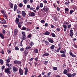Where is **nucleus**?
<instances>
[{"mask_svg": "<svg viewBox=\"0 0 77 77\" xmlns=\"http://www.w3.org/2000/svg\"><path fill=\"white\" fill-rule=\"evenodd\" d=\"M40 8H43V5L42 3H40Z\"/></svg>", "mask_w": 77, "mask_h": 77, "instance_id": "40", "label": "nucleus"}, {"mask_svg": "<svg viewBox=\"0 0 77 77\" xmlns=\"http://www.w3.org/2000/svg\"><path fill=\"white\" fill-rule=\"evenodd\" d=\"M38 59H39V57H36L35 58L34 60L36 62H38Z\"/></svg>", "mask_w": 77, "mask_h": 77, "instance_id": "33", "label": "nucleus"}, {"mask_svg": "<svg viewBox=\"0 0 77 77\" xmlns=\"http://www.w3.org/2000/svg\"><path fill=\"white\" fill-rule=\"evenodd\" d=\"M69 53L70 55L72 57H76V56L72 54V53L70 51Z\"/></svg>", "mask_w": 77, "mask_h": 77, "instance_id": "15", "label": "nucleus"}, {"mask_svg": "<svg viewBox=\"0 0 77 77\" xmlns=\"http://www.w3.org/2000/svg\"><path fill=\"white\" fill-rule=\"evenodd\" d=\"M17 13L18 14H20L21 13V11H20V10H18V9H17Z\"/></svg>", "mask_w": 77, "mask_h": 77, "instance_id": "43", "label": "nucleus"}, {"mask_svg": "<svg viewBox=\"0 0 77 77\" xmlns=\"http://www.w3.org/2000/svg\"><path fill=\"white\" fill-rule=\"evenodd\" d=\"M18 33V29H16L14 30V34L15 35H17V33Z\"/></svg>", "mask_w": 77, "mask_h": 77, "instance_id": "13", "label": "nucleus"}, {"mask_svg": "<svg viewBox=\"0 0 77 77\" xmlns=\"http://www.w3.org/2000/svg\"><path fill=\"white\" fill-rule=\"evenodd\" d=\"M20 39L22 40H26V36H22L20 37Z\"/></svg>", "mask_w": 77, "mask_h": 77, "instance_id": "17", "label": "nucleus"}, {"mask_svg": "<svg viewBox=\"0 0 77 77\" xmlns=\"http://www.w3.org/2000/svg\"><path fill=\"white\" fill-rule=\"evenodd\" d=\"M41 23H42L43 24L44 23H45V21H44V20H42L41 21Z\"/></svg>", "mask_w": 77, "mask_h": 77, "instance_id": "62", "label": "nucleus"}, {"mask_svg": "<svg viewBox=\"0 0 77 77\" xmlns=\"http://www.w3.org/2000/svg\"><path fill=\"white\" fill-rule=\"evenodd\" d=\"M22 36H26V35H25V34H26V33H25V32H24V31L22 32Z\"/></svg>", "mask_w": 77, "mask_h": 77, "instance_id": "32", "label": "nucleus"}, {"mask_svg": "<svg viewBox=\"0 0 77 77\" xmlns=\"http://www.w3.org/2000/svg\"><path fill=\"white\" fill-rule=\"evenodd\" d=\"M49 55H50V54L47 53V52H44V53H43L42 56H43L47 57L48 56H49Z\"/></svg>", "mask_w": 77, "mask_h": 77, "instance_id": "10", "label": "nucleus"}, {"mask_svg": "<svg viewBox=\"0 0 77 77\" xmlns=\"http://www.w3.org/2000/svg\"><path fill=\"white\" fill-rule=\"evenodd\" d=\"M0 23H1V24H6V20H2V21H0Z\"/></svg>", "mask_w": 77, "mask_h": 77, "instance_id": "12", "label": "nucleus"}, {"mask_svg": "<svg viewBox=\"0 0 77 77\" xmlns=\"http://www.w3.org/2000/svg\"><path fill=\"white\" fill-rule=\"evenodd\" d=\"M60 53L62 54L65 53V51H63V50L60 51Z\"/></svg>", "mask_w": 77, "mask_h": 77, "instance_id": "51", "label": "nucleus"}, {"mask_svg": "<svg viewBox=\"0 0 77 77\" xmlns=\"http://www.w3.org/2000/svg\"><path fill=\"white\" fill-rule=\"evenodd\" d=\"M54 20L55 21H57V20H58V19L57 17H54Z\"/></svg>", "mask_w": 77, "mask_h": 77, "instance_id": "52", "label": "nucleus"}, {"mask_svg": "<svg viewBox=\"0 0 77 77\" xmlns=\"http://www.w3.org/2000/svg\"><path fill=\"white\" fill-rule=\"evenodd\" d=\"M51 74V72H49L47 74V77H50Z\"/></svg>", "mask_w": 77, "mask_h": 77, "instance_id": "30", "label": "nucleus"}, {"mask_svg": "<svg viewBox=\"0 0 77 77\" xmlns=\"http://www.w3.org/2000/svg\"><path fill=\"white\" fill-rule=\"evenodd\" d=\"M31 36H32V34L30 33V34H29V35H28L27 37L28 38H31Z\"/></svg>", "mask_w": 77, "mask_h": 77, "instance_id": "36", "label": "nucleus"}, {"mask_svg": "<svg viewBox=\"0 0 77 77\" xmlns=\"http://www.w3.org/2000/svg\"><path fill=\"white\" fill-rule=\"evenodd\" d=\"M28 50L27 49H25L24 50V53L23 55L25 56H27V55H28Z\"/></svg>", "mask_w": 77, "mask_h": 77, "instance_id": "8", "label": "nucleus"}, {"mask_svg": "<svg viewBox=\"0 0 77 77\" xmlns=\"http://www.w3.org/2000/svg\"><path fill=\"white\" fill-rule=\"evenodd\" d=\"M26 49H30V45H28L27 46V47L26 48Z\"/></svg>", "mask_w": 77, "mask_h": 77, "instance_id": "41", "label": "nucleus"}, {"mask_svg": "<svg viewBox=\"0 0 77 77\" xmlns=\"http://www.w3.org/2000/svg\"><path fill=\"white\" fill-rule=\"evenodd\" d=\"M69 3H70V2L69 1H68L65 2V5H69Z\"/></svg>", "mask_w": 77, "mask_h": 77, "instance_id": "45", "label": "nucleus"}, {"mask_svg": "<svg viewBox=\"0 0 77 77\" xmlns=\"http://www.w3.org/2000/svg\"><path fill=\"white\" fill-rule=\"evenodd\" d=\"M24 69L25 70V71H28V69L27 68V67L25 68Z\"/></svg>", "mask_w": 77, "mask_h": 77, "instance_id": "49", "label": "nucleus"}, {"mask_svg": "<svg viewBox=\"0 0 77 77\" xmlns=\"http://www.w3.org/2000/svg\"><path fill=\"white\" fill-rule=\"evenodd\" d=\"M3 60L2 59H0V63L1 65H3Z\"/></svg>", "mask_w": 77, "mask_h": 77, "instance_id": "29", "label": "nucleus"}, {"mask_svg": "<svg viewBox=\"0 0 77 77\" xmlns=\"http://www.w3.org/2000/svg\"><path fill=\"white\" fill-rule=\"evenodd\" d=\"M20 22L19 21V18L18 17H17L16 20H15V23H16V24H17V23H19Z\"/></svg>", "mask_w": 77, "mask_h": 77, "instance_id": "19", "label": "nucleus"}, {"mask_svg": "<svg viewBox=\"0 0 77 77\" xmlns=\"http://www.w3.org/2000/svg\"><path fill=\"white\" fill-rule=\"evenodd\" d=\"M17 5L15 4L14 5V11H17Z\"/></svg>", "mask_w": 77, "mask_h": 77, "instance_id": "20", "label": "nucleus"}, {"mask_svg": "<svg viewBox=\"0 0 77 77\" xmlns=\"http://www.w3.org/2000/svg\"><path fill=\"white\" fill-rule=\"evenodd\" d=\"M74 11H75V10H70V12H69V14L70 15H71V14H72V13H73V12H74Z\"/></svg>", "mask_w": 77, "mask_h": 77, "instance_id": "26", "label": "nucleus"}, {"mask_svg": "<svg viewBox=\"0 0 77 77\" xmlns=\"http://www.w3.org/2000/svg\"><path fill=\"white\" fill-rule=\"evenodd\" d=\"M13 70L14 72H16L17 71H18V68L17 66H14L13 67Z\"/></svg>", "mask_w": 77, "mask_h": 77, "instance_id": "4", "label": "nucleus"}, {"mask_svg": "<svg viewBox=\"0 0 77 77\" xmlns=\"http://www.w3.org/2000/svg\"><path fill=\"white\" fill-rule=\"evenodd\" d=\"M17 24H18L19 28L20 29H21V27L22 26V25L21 24V23H20V22H19V23H17Z\"/></svg>", "mask_w": 77, "mask_h": 77, "instance_id": "18", "label": "nucleus"}, {"mask_svg": "<svg viewBox=\"0 0 77 77\" xmlns=\"http://www.w3.org/2000/svg\"><path fill=\"white\" fill-rule=\"evenodd\" d=\"M19 74H20V75H23V74L24 73L23 70V69L21 68H20L19 69Z\"/></svg>", "mask_w": 77, "mask_h": 77, "instance_id": "3", "label": "nucleus"}, {"mask_svg": "<svg viewBox=\"0 0 77 77\" xmlns=\"http://www.w3.org/2000/svg\"><path fill=\"white\" fill-rule=\"evenodd\" d=\"M50 34V32L48 31H46L43 34V35H49Z\"/></svg>", "mask_w": 77, "mask_h": 77, "instance_id": "14", "label": "nucleus"}, {"mask_svg": "<svg viewBox=\"0 0 77 77\" xmlns=\"http://www.w3.org/2000/svg\"><path fill=\"white\" fill-rule=\"evenodd\" d=\"M12 66H13L11 64H10V66H9V68H10V69H12Z\"/></svg>", "mask_w": 77, "mask_h": 77, "instance_id": "42", "label": "nucleus"}, {"mask_svg": "<svg viewBox=\"0 0 77 77\" xmlns=\"http://www.w3.org/2000/svg\"><path fill=\"white\" fill-rule=\"evenodd\" d=\"M63 28H67V26H66V25L63 24Z\"/></svg>", "mask_w": 77, "mask_h": 77, "instance_id": "46", "label": "nucleus"}, {"mask_svg": "<svg viewBox=\"0 0 77 77\" xmlns=\"http://www.w3.org/2000/svg\"><path fill=\"white\" fill-rule=\"evenodd\" d=\"M67 75V76L68 77H72V75H71V74L70 73H67L66 74Z\"/></svg>", "mask_w": 77, "mask_h": 77, "instance_id": "34", "label": "nucleus"}, {"mask_svg": "<svg viewBox=\"0 0 77 77\" xmlns=\"http://www.w3.org/2000/svg\"><path fill=\"white\" fill-rule=\"evenodd\" d=\"M61 57H66L65 54H61Z\"/></svg>", "mask_w": 77, "mask_h": 77, "instance_id": "37", "label": "nucleus"}, {"mask_svg": "<svg viewBox=\"0 0 77 77\" xmlns=\"http://www.w3.org/2000/svg\"><path fill=\"white\" fill-rule=\"evenodd\" d=\"M3 15H4V16L5 17H6V18H7L8 17V16H7V14H6L4 13V14H3Z\"/></svg>", "mask_w": 77, "mask_h": 77, "instance_id": "60", "label": "nucleus"}, {"mask_svg": "<svg viewBox=\"0 0 77 77\" xmlns=\"http://www.w3.org/2000/svg\"><path fill=\"white\" fill-rule=\"evenodd\" d=\"M51 35H52V36L53 38H55L56 37V35L54 34V33H52L51 34Z\"/></svg>", "mask_w": 77, "mask_h": 77, "instance_id": "31", "label": "nucleus"}, {"mask_svg": "<svg viewBox=\"0 0 77 77\" xmlns=\"http://www.w3.org/2000/svg\"><path fill=\"white\" fill-rule=\"evenodd\" d=\"M33 53H38V49H35L33 51Z\"/></svg>", "mask_w": 77, "mask_h": 77, "instance_id": "21", "label": "nucleus"}, {"mask_svg": "<svg viewBox=\"0 0 77 77\" xmlns=\"http://www.w3.org/2000/svg\"><path fill=\"white\" fill-rule=\"evenodd\" d=\"M10 70H11V68H9V67H8L7 69H5V72L6 73H8L9 74H10L11 71H10Z\"/></svg>", "mask_w": 77, "mask_h": 77, "instance_id": "1", "label": "nucleus"}, {"mask_svg": "<svg viewBox=\"0 0 77 77\" xmlns=\"http://www.w3.org/2000/svg\"><path fill=\"white\" fill-rule=\"evenodd\" d=\"M71 24L68 25V29H70V28H71Z\"/></svg>", "mask_w": 77, "mask_h": 77, "instance_id": "54", "label": "nucleus"}, {"mask_svg": "<svg viewBox=\"0 0 77 77\" xmlns=\"http://www.w3.org/2000/svg\"><path fill=\"white\" fill-rule=\"evenodd\" d=\"M11 61V57L8 58L6 60V63H9V62H10V61Z\"/></svg>", "mask_w": 77, "mask_h": 77, "instance_id": "23", "label": "nucleus"}, {"mask_svg": "<svg viewBox=\"0 0 77 77\" xmlns=\"http://www.w3.org/2000/svg\"><path fill=\"white\" fill-rule=\"evenodd\" d=\"M73 34H74V33L73 32H71L69 33L70 36L72 37V36H73Z\"/></svg>", "mask_w": 77, "mask_h": 77, "instance_id": "39", "label": "nucleus"}, {"mask_svg": "<svg viewBox=\"0 0 77 77\" xmlns=\"http://www.w3.org/2000/svg\"><path fill=\"white\" fill-rule=\"evenodd\" d=\"M10 8H13V7H14V5H13V4H12V3H10Z\"/></svg>", "mask_w": 77, "mask_h": 77, "instance_id": "28", "label": "nucleus"}, {"mask_svg": "<svg viewBox=\"0 0 77 77\" xmlns=\"http://www.w3.org/2000/svg\"><path fill=\"white\" fill-rule=\"evenodd\" d=\"M14 64L16 65H20V64H21V62L20 61H17V60H15L14 61Z\"/></svg>", "mask_w": 77, "mask_h": 77, "instance_id": "7", "label": "nucleus"}, {"mask_svg": "<svg viewBox=\"0 0 77 77\" xmlns=\"http://www.w3.org/2000/svg\"><path fill=\"white\" fill-rule=\"evenodd\" d=\"M2 33H3V34H5V33H6V31H5V30L3 29Z\"/></svg>", "mask_w": 77, "mask_h": 77, "instance_id": "59", "label": "nucleus"}, {"mask_svg": "<svg viewBox=\"0 0 77 77\" xmlns=\"http://www.w3.org/2000/svg\"><path fill=\"white\" fill-rule=\"evenodd\" d=\"M22 15L24 18L26 17V13L24 11H22Z\"/></svg>", "mask_w": 77, "mask_h": 77, "instance_id": "11", "label": "nucleus"}, {"mask_svg": "<svg viewBox=\"0 0 77 77\" xmlns=\"http://www.w3.org/2000/svg\"><path fill=\"white\" fill-rule=\"evenodd\" d=\"M24 48H21L20 49V51H24Z\"/></svg>", "mask_w": 77, "mask_h": 77, "instance_id": "47", "label": "nucleus"}, {"mask_svg": "<svg viewBox=\"0 0 77 77\" xmlns=\"http://www.w3.org/2000/svg\"><path fill=\"white\" fill-rule=\"evenodd\" d=\"M55 47V46L54 45H52L50 47V48L51 50H53Z\"/></svg>", "mask_w": 77, "mask_h": 77, "instance_id": "27", "label": "nucleus"}, {"mask_svg": "<svg viewBox=\"0 0 77 77\" xmlns=\"http://www.w3.org/2000/svg\"><path fill=\"white\" fill-rule=\"evenodd\" d=\"M53 69L54 71H56L57 70V68L56 67H53Z\"/></svg>", "mask_w": 77, "mask_h": 77, "instance_id": "38", "label": "nucleus"}, {"mask_svg": "<svg viewBox=\"0 0 77 77\" xmlns=\"http://www.w3.org/2000/svg\"><path fill=\"white\" fill-rule=\"evenodd\" d=\"M48 40L49 42H50V43L51 44H53V43H54V40L51 38H48Z\"/></svg>", "mask_w": 77, "mask_h": 77, "instance_id": "9", "label": "nucleus"}, {"mask_svg": "<svg viewBox=\"0 0 77 77\" xmlns=\"http://www.w3.org/2000/svg\"><path fill=\"white\" fill-rule=\"evenodd\" d=\"M48 61H45L44 62H43V63L45 65H47V64H48Z\"/></svg>", "mask_w": 77, "mask_h": 77, "instance_id": "25", "label": "nucleus"}, {"mask_svg": "<svg viewBox=\"0 0 77 77\" xmlns=\"http://www.w3.org/2000/svg\"><path fill=\"white\" fill-rule=\"evenodd\" d=\"M28 15L29 16V17H35V16L36 15V14H35V13L33 12H30L28 14Z\"/></svg>", "mask_w": 77, "mask_h": 77, "instance_id": "6", "label": "nucleus"}, {"mask_svg": "<svg viewBox=\"0 0 77 77\" xmlns=\"http://www.w3.org/2000/svg\"><path fill=\"white\" fill-rule=\"evenodd\" d=\"M23 2L25 4H26V3H27V0H23Z\"/></svg>", "mask_w": 77, "mask_h": 77, "instance_id": "55", "label": "nucleus"}, {"mask_svg": "<svg viewBox=\"0 0 77 77\" xmlns=\"http://www.w3.org/2000/svg\"><path fill=\"white\" fill-rule=\"evenodd\" d=\"M63 73L64 74H66V75L68 73V71H67V70L66 69H65L63 72Z\"/></svg>", "mask_w": 77, "mask_h": 77, "instance_id": "22", "label": "nucleus"}, {"mask_svg": "<svg viewBox=\"0 0 77 77\" xmlns=\"http://www.w3.org/2000/svg\"><path fill=\"white\" fill-rule=\"evenodd\" d=\"M60 48H58V49H57L56 50V52H59V51H60Z\"/></svg>", "mask_w": 77, "mask_h": 77, "instance_id": "57", "label": "nucleus"}, {"mask_svg": "<svg viewBox=\"0 0 77 77\" xmlns=\"http://www.w3.org/2000/svg\"><path fill=\"white\" fill-rule=\"evenodd\" d=\"M21 30H26V31L28 32H30V30L27 27H25V26H23L21 29Z\"/></svg>", "mask_w": 77, "mask_h": 77, "instance_id": "2", "label": "nucleus"}, {"mask_svg": "<svg viewBox=\"0 0 77 77\" xmlns=\"http://www.w3.org/2000/svg\"><path fill=\"white\" fill-rule=\"evenodd\" d=\"M0 36L1 38H2V39H4V38H5L4 35H3V34L2 33L0 34Z\"/></svg>", "mask_w": 77, "mask_h": 77, "instance_id": "24", "label": "nucleus"}, {"mask_svg": "<svg viewBox=\"0 0 77 77\" xmlns=\"http://www.w3.org/2000/svg\"><path fill=\"white\" fill-rule=\"evenodd\" d=\"M57 31L58 32H60V28H57L56 29Z\"/></svg>", "mask_w": 77, "mask_h": 77, "instance_id": "48", "label": "nucleus"}, {"mask_svg": "<svg viewBox=\"0 0 77 77\" xmlns=\"http://www.w3.org/2000/svg\"><path fill=\"white\" fill-rule=\"evenodd\" d=\"M34 45V43L32 42H31L30 43V45Z\"/></svg>", "mask_w": 77, "mask_h": 77, "instance_id": "64", "label": "nucleus"}, {"mask_svg": "<svg viewBox=\"0 0 77 77\" xmlns=\"http://www.w3.org/2000/svg\"><path fill=\"white\" fill-rule=\"evenodd\" d=\"M43 3H45V4H47V1L46 0H44L43 1Z\"/></svg>", "mask_w": 77, "mask_h": 77, "instance_id": "53", "label": "nucleus"}, {"mask_svg": "<svg viewBox=\"0 0 77 77\" xmlns=\"http://www.w3.org/2000/svg\"><path fill=\"white\" fill-rule=\"evenodd\" d=\"M43 9L44 11L47 12L48 11V10H49V8H48L47 6H45Z\"/></svg>", "mask_w": 77, "mask_h": 77, "instance_id": "5", "label": "nucleus"}, {"mask_svg": "<svg viewBox=\"0 0 77 77\" xmlns=\"http://www.w3.org/2000/svg\"><path fill=\"white\" fill-rule=\"evenodd\" d=\"M40 7L38 6H37L36 8V10L37 11H38Z\"/></svg>", "mask_w": 77, "mask_h": 77, "instance_id": "58", "label": "nucleus"}, {"mask_svg": "<svg viewBox=\"0 0 77 77\" xmlns=\"http://www.w3.org/2000/svg\"><path fill=\"white\" fill-rule=\"evenodd\" d=\"M23 4L20 3L19 4V6L20 8H23Z\"/></svg>", "mask_w": 77, "mask_h": 77, "instance_id": "35", "label": "nucleus"}, {"mask_svg": "<svg viewBox=\"0 0 77 77\" xmlns=\"http://www.w3.org/2000/svg\"><path fill=\"white\" fill-rule=\"evenodd\" d=\"M45 43L46 45H50V43H49V42L47 40L45 41Z\"/></svg>", "mask_w": 77, "mask_h": 77, "instance_id": "16", "label": "nucleus"}, {"mask_svg": "<svg viewBox=\"0 0 77 77\" xmlns=\"http://www.w3.org/2000/svg\"><path fill=\"white\" fill-rule=\"evenodd\" d=\"M17 17H18V18H19L20 19V18H21V15H20V14H18L17 15Z\"/></svg>", "mask_w": 77, "mask_h": 77, "instance_id": "56", "label": "nucleus"}, {"mask_svg": "<svg viewBox=\"0 0 77 77\" xmlns=\"http://www.w3.org/2000/svg\"><path fill=\"white\" fill-rule=\"evenodd\" d=\"M28 72V71H25L24 72V75H27V73Z\"/></svg>", "mask_w": 77, "mask_h": 77, "instance_id": "61", "label": "nucleus"}, {"mask_svg": "<svg viewBox=\"0 0 77 77\" xmlns=\"http://www.w3.org/2000/svg\"><path fill=\"white\" fill-rule=\"evenodd\" d=\"M33 59H34V58L33 57H32L31 58L29 59V60L30 62H31V61H32Z\"/></svg>", "mask_w": 77, "mask_h": 77, "instance_id": "44", "label": "nucleus"}, {"mask_svg": "<svg viewBox=\"0 0 77 77\" xmlns=\"http://www.w3.org/2000/svg\"><path fill=\"white\" fill-rule=\"evenodd\" d=\"M15 50L17 51L19 50V48H18V47L16 46L15 47Z\"/></svg>", "mask_w": 77, "mask_h": 77, "instance_id": "50", "label": "nucleus"}, {"mask_svg": "<svg viewBox=\"0 0 77 77\" xmlns=\"http://www.w3.org/2000/svg\"><path fill=\"white\" fill-rule=\"evenodd\" d=\"M69 11V9H68V8H66L65 9V11Z\"/></svg>", "mask_w": 77, "mask_h": 77, "instance_id": "63", "label": "nucleus"}]
</instances>
